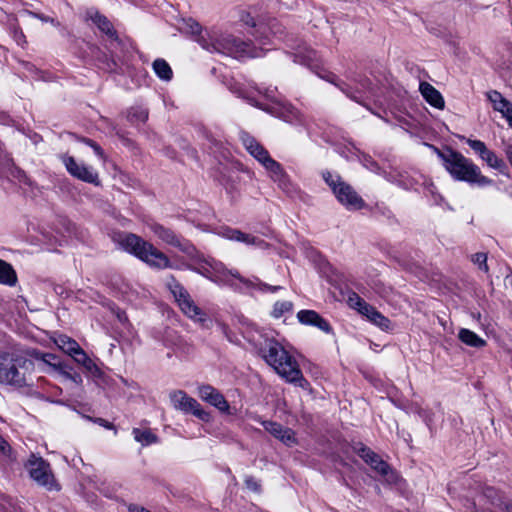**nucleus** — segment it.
<instances>
[{"instance_id":"obj_28","label":"nucleus","mask_w":512,"mask_h":512,"mask_svg":"<svg viewBox=\"0 0 512 512\" xmlns=\"http://www.w3.org/2000/svg\"><path fill=\"white\" fill-rule=\"evenodd\" d=\"M55 343L61 350L71 355L72 357L77 355L78 351L82 349L74 339L66 335H59L55 339Z\"/></svg>"},{"instance_id":"obj_18","label":"nucleus","mask_w":512,"mask_h":512,"mask_svg":"<svg viewBox=\"0 0 512 512\" xmlns=\"http://www.w3.org/2000/svg\"><path fill=\"white\" fill-rule=\"evenodd\" d=\"M297 319L302 325L317 327L326 334L333 332L330 323L315 310H300Z\"/></svg>"},{"instance_id":"obj_3","label":"nucleus","mask_w":512,"mask_h":512,"mask_svg":"<svg viewBox=\"0 0 512 512\" xmlns=\"http://www.w3.org/2000/svg\"><path fill=\"white\" fill-rule=\"evenodd\" d=\"M264 359L287 382L300 387L307 383L297 361L278 342L269 344Z\"/></svg>"},{"instance_id":"obj_9","label":"nucleus","mask_w":512,"mask_h":512,"mask_svg":"<svg viewBox=\"0 0 512 512\" xmlns=\"http://www.w3.org/2000/svg\"><path fill=\"white\" fill-rule=\"evenodd\" d=\"M168 287L178 306L186 316L200 323H204L207 320L206 313L195 304L187 290L180 283L172 279L168 283Z\"/></svg>"},{"instance_id":"obj_22","label":"nucleus","mask_w":512,"mask_h":512,"mask_svg":"<svg viewBox=\"0 0 512 512\" xmlns=\"http://www.w3.org/2000/svg\"><path fill=\"white\" fill-rule=\"evenodd\" d=\"M89 17L93 21V23L98 27V29L102 33H104L108 38L113 40L118 39L117 31L114 29L113 24L106 16L100 14L98 11H90Z\"/></svg>"},{"instance_id":"obj_61","label":"nucleus","mask_w":512,"mask_h":512,"mask_svg":"<svg viewBox=\"0 0 512 512\" xmlns=\"http://www.w3.org/2000/svg\"><path fill=\"white\" fill-rule=\"evenodd\" d=\"M249 103H250L251 105H253V106L258 107V103H257L255 100H253V99H249Z\"/></svg>"},{"instance_id":"obj_57","label":"nucleus","mask_w":512,"mask_h":512,"mask_svg":"<svg viewBox=\"0 0 512 512\" xmlns=\"http://www.w3.org/2000/svg\"><path fill=\"white\" fill-rule=\"evenodd\" d=\"M366 161H367V164H366L367 168H369L370 170L375 171V172L378 171L379 167L375 161H373L372 159H367Z\"/></svg>"},{"instance_id":"obj_44","label":"nucleus","mask_w":512,"mask_h":512,"mask_svg":"<svg viewBox=\"0 0 512 512\" xmlns=\"http://www.w3.org/2000/svg\"><path fill=\"white\" fill-rule=\"evenodd\" d=\"M42 235H43L44 240L47 241L48 243L55 242V243H59L61 245L62 242L66 241V239H65L66 236L61 231H57L56 235H54L53 233L48 232V231H43Z\"/></svg>"},{"instance_id":"obj_46","label":"nucleus","mask_w":512,"mask_h":512,"mask_svg":"<svg viewBox=\"0 0 512 512\" xmlns=\"http://www.w3.org/2000/svg\"><path fill=\"white\" fill-rule=\"evenodd\" d=\"M59 373L65 378L72 382H74L77 385H80L82 383V377L79 373H71L70 371L66 370V366L64 365L62 367V370L59 371Z\"/></svg>"},{"instance_id":"obj_2","label":"nucleus","mask_w":512,"mask_h":512,"mask_svg":"<svg viewBox=\"0 0 512 512\" xmlns=\"http://www.w3.org/2000/svg\"><path fill=\"white\" fill-rule=\"evenodd\" d=\"M437 156L449 174L457 181L485 186L492 181L482 175L480 168L460 152L446 147L444 150L435 148Z\"/></svg>"},{"instance_id":"obj_47","label":"nucleus","mask_w":512,"mask_h":512,"mask_svg":"<svg viewBox=\"0 0 512 512\" xmlns=\"http://www.w3.org/2000/svg\"><path fill=\"white\" fill-rule=\"evenodd\" d=\"M198 272L206 277L207 279L211 280L212 282H215L218 281V279L215 278V276H213V271L211 269V266H210V262H206L205 265H202L199 269H198Z\"/></svg>"},{"instance_id":"obj_19","label":"nucleus","mask_w":512,"mask_h":512,"mask_svg":"<svg viewBox=\"0 0 512 512\" xmlns=\"http://www.w3.org/2000/svg\"><path fill=\"white\" fill-rule=\"evenodd\" d=\"M209 262L213 276L218 279V281H216L217 284H229L230 277H233L246 285H253L251 282L244 279L237 270H228L223 263L215 260Z\"/></svg>"},{"instance_id":"obj_56","label":"nucleus","mask_w":512,"mask_h":512,"mask_svg":"<svg viewBox=\"0 0 512 512\" xmlns=\"http://www.w3.org/2000/svg\"><path fill=\"white\" fill-rule=\"evenodd\" d=\"M128 511L129 512H149L147 509H145L144 507L142 506H138V505H134V504H131L129 507H128Z\"/></svg>"},{"instance_id":"obj_27","label":"nucleus","mask_w":512,"mask_h":512,"mask_svg":"<svg viewBox=\"0 0 512 512\" xmlns=\"http://www.w3.org/2000/svg\"><path fill=\"white\" fill-rule=\"evenodd\" d=\"M459 339L466 345L481 348L486 345V341L478 336L475 332L462 328L458 334Z\"/></svg>"},{"instance_id":"obj_59","label":"nucleus","mask_w":512,"mask_h":512,"mask_svg":"<svg viewBox=\"0 0 512 512\" xmlns=\"http://www.w3.org/2000/svg\"><path fill=\"white\" fill-rule=\"evenodd\" d=\"M242 20L245 22L246 25H249L252 27L257 26L254 19L249 14H247L246 17H242Z\"/></svg>"},{"instance_id":"obj_4","label":"nucleus","mask_w":512,"mask_h":512,"mask_svg":"<svg viewBox=\"0 0 512 512\" xmlns=\"http://www.w3.org/2000/svg\"><path fill=\"white\" fill-rule=\"evenodd\" d=\"M120 246L128 253L155 268H167L170 265L168 257L151 243L132 233L118 235Z\"/></svg>"},{"instance_id":"obj_55","label":"nucleus","mask_w":512,"mask_h":512,"mask_svg":"<svg viewBox=\"0 0 512 512\" xmlns=\"http://www.w3.org/2000/svg\"><path fill=\"white\" fill-rule=\"evenodd\" d=\"M503 117L506 118L509 125L512 127V105L502 113Z\"/></svg>"},{"instance_id":"obj_11","label":"nucleus","mask_w":512,"mask_h":512,"mask_svg":"<svg viewBox=\"0 0 512 512\" xmlns=\"http://www.w3.org/2000/svg\"><path fill=\"white\" fill-rule=\"evenodd\" d=\"M467 145L476 153L478 156L486 162V164L498 171L500 174L508 175L509 168L506 162L498 157L492 150H489L486 144L481 140L464 138Z\"/></svg>"},{"instance_id":"obj_41","label":"nucleus","mask_w":512,"mask_h":512,"mask_svg":"<svg viewBox=\"0 0 512 512\" xmlns=\"http://www.w3.org/2000/svg\"><path fill=\"white\" fill-rule=\"evenodd\" d=\"M348 303L352 308L356 309L361 315L364 314V306H371L356 293H353L351 296H349Z\"/></svg>"},{"instance_id":"obj_34","label":"nucleus","mask_w":512,"mask_h":512,"mask_svg":"<svg viewBox=\"0 0 512 512\" xmlns=\"http://www.w3.org/2000/svg\"><path fill=\"white\" fill-rule=\"evenodd\" d=\"M483 495L492 506L498 509L506 499V496L501 491L491 486L485 487Z\"/></svg>"},{"instance_id":"obj_16","label":"nucleus","mask_w":512,"mask_h":512,"mask_svg":"<svg viewBox=\"0 0 512 512\" xmlns=\"http://www.w3.org/2000/svg\"><path fill=\"white\" fill-rule=\"evenodd\" d=\"M259 422L268 433L287 447H293L298 444L295 432L291 428L284 427L282 424L275 421L259 420Z\"/></svg>"},{"instance_id":"obj_31","label":"nucleus","mask_w":512,"mask_h":512,"mask_svg":"<svg viewBox=\"0 0 512 512\" xmlns=\"http://www.w3.org/2000/svg\"><path fill=\"white\" fill-rule=\"evenodd\" d=\"M487 97L493 104V108L501 114L512 105L510 101L504 98L502 94L496 90L489 91L487 93Z\"/></svg>"},{"instance_id":"obj_17","label":"nucleus","mask_w":512,"mask_h":512,"mask_svg":"<svg viewBox=\"0 0 512 512\" xmlns=\"http://www.w3.org/2000/svg\"><path fill=\"white\" fill-rule=\"evenodd\" d=\"M217 234L227 240H230V241L241 242L246 245H253V246H257L259 248H267L268 247V244L264 240L257 238L251 234L244 233L238 229L228 227V226L221 227L218 230Z\"/></svg>"},{"instance_id":"obj_33","label":"nucleus","mask_w":512,"mask_h":512,"mask_svg":"<svg viewBox=\"0 0 512 512\" xmlns=\"http://www.w3.org/2000/svg\"><path fill=\"white\" fill-rule=\"evenodd\" d=\"M334 79L335 76L333 75L331 79H328V81L336 85L348 98L355 101L356 103L364 105L362 96L358 95L360 93L359 90H354L350 85L344 83L343 81L335 82Z\"/></svg>"},{"instance_id":"obj_29","label":"nucleus","mask_w":512,"mask_h":512,"mask_svg":"<svg viewBox=\"0 0 512 512\" xmlns=\"http://www.w3.org/2000/svg\"><path fill=\"white\" fill-rule=\"evenodd\" d=\"M17 282V275L13 267L0 259V283L14 286Z\"/></svg>"},{"instance_id":"obj_50","label":"nucleus","mask_w":512,"mask_h":512,"mask_svg":"<svg viewBox=\"0 0 512 512\" xmlns=\"http://www.w3.org/2000/svg\"><path fill=\"white\" fill-rule=\"evenodd\" d=\"M62 225L65 228V231L67 232L68 236H71L72 234H75L76 227L73 223H71L68 220L63 219Z\"/></svg>"},{"instance_id":"obj_42","label":"nucleus","mask_w":512,"mask_h":512,"mask_svg":"<svg viewBox=\"0 0 512 512\" xmlns=\"http://www.w3.org/2000/svg\"><path fill=\"white\" fill-rule=\"evenodd\" d=\"M0 459L4 462H10L13 460L11 446L1 435H0Z\"/></svg>"},{"instance_id":"obj_39","label":"nucleus","mask_w":512,"mask_h":512,"mask_svg":"<svg viewBox=\"0 0 512 512\" xmlns=\"http://www.w3.org/2000/svg\"><path fill=\"white\" fill-rule=\"evenodd\" d=\"M295 57V61H299L301 64L307 66H312L313 62L317 59V54L313 49L307 48L304 52L297 53Z\"/></svg>"},{"instance_id":"obj_53","label":"nucleus","mask_w":512,"mask_h":512,"mask_svg":"<svg viewBox=\"0 0 512 512\" xmlns=\"http://www.w3.org/2000/svg\"><path fill=\"white\" fill-rule=\"evenodd\" d=\"M94 422L99 424L100 426L105 427L106 429H112L113 428V424L110 423L109 421L103 419V418H96L94 420Z\"/></svg>"},{"instance_id":"obj_8","label":"nucleus","mask_w":512,"mask_h":512,"mask_svg":"<svg viewBox=\"0 0 512 512\" xmlns=\"http://www.w3.org/2000/svg\"><path fill=\"white\" fill-rule=\"evenodd\" d=\"M354 451L371 469L378 473L387 484H397L400 481L401 478L397 471L369 447L360 443L354 447Z\"/></svg>"},{"instance_id":"obj_37","label":"nucleus","mask_w":512,"mask_h":512,"mask_svg":"<svg viewBox=\"0 0 512 512\" xmlns=\"http://www.w3.org/2000/svg\"><path fill=\"white\" fill-rule=\"evenodd\" d=\"M293 303L288 300L277 301L273 306L272 316L274 318H281L284 314L291 312Z\"/></svg>"},{"instance_id":"obj_52","label":"nucleus","mask_w":512,"mask_h":512,"mask_svg":"<svg viewBox=\"0 0 512 512\" xmlns=\"http://www.w3.org/2000/svg\"><path fill=\"white\" fill-rule=\"evenodd\" d=\"M115 314H116V316H117L118 320H119L121 323H125V322H127V321H128V317H127V315H126L125 311H123V310H121V309L117 308V310L115 311Z\"/></svg>"},{"instance_id":"obj_7","label":"nucleus","mask_w":512,"mask_h":512,"mask_svg":"<svg viewBox=\"0 0 512 512\" xmlns=\"http://www.w3.org/2000/svg\"><path fill=\"white\" fill-rule=\"evenodd\" d=\"M30 478L47 491H60L61 486L56 480L48 461L34 453L24 463Z\"/></svg>"},{"instance_id":"obj_45","label":"nucleus","mask_w":512,"mask_h":512,"mask_svg":"<svg viewBox=\"0 0 512 512\" xmlns=\"http://www.w3.org/2000/svg\"><path fill=\"white\" fill-rule=\"evenodd\" d=\"M255 286L258 290L269 293H276L283 288L282 286L279 285H269L267 283L260 281L259 279H256Z\"/></svg>"},{"instance_id":"obj_35","label":"nucleus","mask_w":512,"mask_h":512,"mask_svg":"<svg viewBox=\"0 0 512 512\" xmlns=\"http://www.w3.org/2000/svg\"><path fill=\"white\" fill-rule=\"evenodd\" d=\"M279 117H281L284 121H286L288 123H302L303 122L300 112L291 105H284L281 108Z\"/></svg>"},{"instance_id":"obj_20","label":"nucleus","mask_w":512,"mask_h":512,"mask_svg":"<svg viewBox=\"0 0 512 512\" xmlns=\"http://www.w3.org/2000/svg\"><path fill=\"white\" fill-rule=\"evenodd\" d=\"M28 355L32 360L39 362V365L48 366L57 372L62 370L64 366L60 358L52 353H44L37 349H31L28 351Z\"/></svg>"},{"instance_id":"obj_51","label":"nucleus","mask_w":512,"mask_h":512,"mask_svg":"<svg viewBox=\"0 0 512 512\" xmlns=\"http://www.w3.org/2000/svg\"><path fill=\"white\" fill-rule=\"evenodd\" d=\"M499 509L504 512H512V500L510 498L506 497V499L501 504Z\"/></svg>"},{"instance_id":"obj_1","label":"nucleus","mask_w":512,"mask_h":512,"mask_svg":"<svg viewBox=\"0 0 512 512\" xmlns=\"http://www.w3.org/2000/svg\"><path fill=\"white\" fill-rule=\"evenodd\" d=\"M192 33L197 34V43L211 53H220L234 58L259 57L260 54L250 41L228 33L218 31L202 30L198 23L191 26Z\"/></svg>"},{"instance_id":"obj_5","label":"nucleus","mask_w":512,"mask_h":512,"mask_svg":"<svg viewBox=\"0 0 512 512\" xmlns=\"http://www.w3.org/2000/svg\"><path fill=\"white\" fill-rule=\"evenodd\" d=\"M240 140L245 147V149L249 152V154L254 157L269 173L270 177L279 183L280 189H286L288 177L284 172L282 165L274 160L269 152L264 148L262 144H260L252 135H250L246 131H240L239 133Z\"/></svg>"},{"instance_id":"obj_10","label":"nucleus","mask_w":512,"mask_h":512,"mask_svg":"<svg viewBox=\"0 0 512 512\" xmlns=\"http://www.w3.org/2000/svg\"><path fill=\"white\" fill-rule=\"evenodd\" d=\"M169 397L174 409L185 414L191 413L202 421H209L210 414L202 408L196 399L190 397L185 391H173Z\"/></svg>"},{"instance_id":"obj_58","label":"nucleus","mask_w":512,"mask_h":512,"mask_svg":"<svg viewBox=\"0 0 512 512\" xmlns=\"http://www.w3.org/2000/svg\"><path fill=\"white\" fill-rule=\"evenodd\" d=\"M433 203L436 205H442L444 199L441 194H431Z\"/></svg>"},{"instance_id":"obj_36","label":"nucleus","mask_w":512,"mask_h":512,"mask_svg":"<svg viewBox=\"0 0 512 512\" xmlns=\"http://www.w3.org/2000/svg\"><path fill=\"white\" fill-rule=\"evenodd\" d=\"M73 358L75 359L76 362L81 364L83 367H85L86 370H88L92 374H96L99 372L97 365L91 358H89V356L82 349L78 351L77 355H75Z\"/></svg>"},{"instance_id":"obj_6","label":"nucleus","mask_w":512,"mask_h":512,"mask_svg":"<svg viewBox=\"0 0 512 512\" xmlns=\"http://www.w3.org/2000/svg\"><path fill=\"white\" fill-rule=\"evenodd\" d=\"M30 366L31 360L12 358L8 353L0 351V384L17 388L27 386V377L22 369H28Z\"/></svg>"},{"instance_id":"obj_43","label":"nucleus","mask_w":512,"mask_h":512,"mask_svg":"<svg viewBox=\"0 0 512 512\" xmlns=\"http://www.w3.org/2000/svg\"><path fill=\"white\" fill-rule=\"evenodd\" d=\"M472 262L478 266V268L487 273L489 267L487 265V255L485 253H476L472 256Z\"/></svg>"},{"instance_id":"obj_15","label":"nucleus","mask_w":512,"mask_h":512,"mask_svg":"<svg viewBox=\"0 0 512 512\" xmlns=\"http://www.w3.org/2000/svg\"><path fill=\"white\" fill-rule=\"evenodd\" d=\"M198 396L209 405L217 408L219 411L229 413V403L224 395L212 385L202 384L198 386Z\"/></svg>"},{"instance_id":"obj_60","label":"nucleus","mask_w":512,"mask_h":512,"mask_svg":"<svg viewBox=\"0 0 512 512\" xmlns=\"http://www.w3.org/2000/svg\"><path fill=\"white\" fill-rule=\"evenodd\" d=\"M15 37H16V40H17V42H18L19 44H20V41H23V43H25V42H26V41H25V36H24V34H23L22 32L17 33V34L15 35Z\"/></svg>"},{"instance_id":"obj_49","label":"nucleus","mask_w":512,"mask_h":512,"mask_svg":"<svg viewBox=\"0 0 512 512\" xmlns=\"http://www.w3.org/2000/svg\"><path fill=\"white\" fill-rule=\"evenodd\" d=\"M32 15L34 17H36L37 19L41 20L42 22H49V23H51L54 26H59L60 25V23L56 19H54L52 17H49V16H46L44 14L32 13Z\"/></svg>"},{"instance_id":"obj_40","label":"nucleus","mask_w":512,"mask_h":512,"mask_svg":"<svg viewBox=\"0 0 512 512\" xmlns=\"http://www.w3.org/2000/svg\"><path fill=\"white\" fill-rule=\"evenodd\" d=\"M79 141L83 142L84 144L88 145L89 147H91L95 153V155L103 162L106 161L107 159V156L106 154L104 153V150L101 148V146L95 142L94 140L92 139H89V138H85V137H81L79 138Z\"/></svg>"},{"instance_id":"obj_23","label":"nucleus","mask_w":512,"mask_h":512,"mask_svg":"<svg viewBox=\"0 0 512 512\" xmlns=\"http://www.w3.org/2000/svg\"><path fill=\"white\" fill-rule=\"evenodd\" d=\"M363 316H365L368 321H370L372 324L379 327L383 331H387L390 329L391 321L372 305L364 306Z\"/></svg>"},{"instance_id":"obj_26","label":"nucleus","mask_w":512,"mask_h":512,"mask_svg":"<svg viewBox=\"0 0 512 512\" xmlns=\"http://www.w3.org/2000/svg\"><path fill=\"white\" fill-rule=\"evenodd\" d=\"M132 435L134 440L142 446H149L158 442V436L150 429L133 428Z\"/></svg>"},{"instance_id":"obj_21","label":"nucleus","mask_w":512,"mask_h":512,"mask_svg":"<svg viewBox=\"0 0 512 512\" xmlns=\"http://www.w3.org/2000/svg\"><path fill=\"white\" fill-rule=\"evenodd\" d=\"M419 90L423 98L433 107L443 109L445 101L441 93L428 82H421Z\"/></svg>"},{"instance_id":"obj_13","label":"nucleus","mask_w":512,"mask_h":512,"mask_svg":"<svg viewBox=\"0 0 512 512\" xmlns=\"http://www.w3.org/2000/svg\"><path fill=\"white\" fill-rule=\"evenodd\" d=\"M338 202L349 211L367 209L370 212L390 217V210L384 205L375 204L374 207L367 204L359 194H335Z\"/></svg>"},{"instance_id":"obj_14","label":"nucleus","mask_w":512,"mask_h":512,"mask_svg":"<svg viewBox=\"0 0 512 512\" xmlns=\"http://www.w3.org/2000/svg\"><path fill=\"white\" fill-rule=\"evenodd\" d=\"M149 228L163 242L178 248L182 252L190 253L194 249L193 245L188 240L183 239L175 234L174 231L159 223H151L149 224Z\"/></svg>"},{"instance_id":"obj_38","label":"nucleus","mask_w":512,"mask_h":512,"mask_svg":"<svg viewBox=\"0 0 512 512\" xmlns=\"http://www.w3.org/2000/svg\"><path fill=\"white\" fill-rule=\"evenodd\" d=\"M127 117L132 123L145 122L148 119V111L142 107H133L129 110Z\"/></svg>"},{"instance_id":"obj_30","label":"nucleus","mask_w":512,"mask_h":512,"mask_svg":"<svg viewBox=\"0 0 512 512\" xmlns=\"http://www.w3.org/2000/svg\"><path fill=\"white\" fill-rule=\"evenodd\" d=\"M155 74L163 81H170L173 76V71L164 59H156L152 64Z\"/></svg>"},{"instance_id":"obj_32","label":"nucleus","mask_w":512,"mask_h":512,"mask_svg":"<svg viewBox=\"0 0 512 512\" xmlns=\"http://www.w3.org/2000/svg\"><path fill=\"white\" fill-rule=\"evenodd\" d=\"M334 79L335 76L333 75L331 79H328V81L336 85L348 98L355 101L356 103L364 105L362 96L358 95L360 93L359 90H354L350 85L344 83L343 81L335 82Z\"/></svg>"},{"instance_id":"obj_12","label":"nucleus","mask_w":512,"mask_h":512,"mask_svg":"<svg viewBox=\"0 0 512 512\" xmlns=\"http://www.w3.org/2000/svg\"><path fill=\"white\" fill-rule=\"evenodd\" d=\"M61 160L71 176L83 182L98 185L99 176L97 171L92 167L86 166L83 163H78L73 156L69 155H62Z\"/></svg>"},{"instance_id":"obj_48","label":"nucleus","mask_w":512,"mask_h":512,"mask_svg":"<svg viewBox=\"0 0 512 512\" xmlns=\"http://www.w3.org/2000/svg\"><path fill=\"white\" fill-rule=\"evenodd\" d=\"M245 486L247 489L254 491V492H260V490H261V485L252 476H248L245 478Z\"/></svg>"},{"instance_id":"obj_54","label":"nucleus","mask_w":512,"mask_h":512,"mask_svg":"<svg viewBox=\"0 0 512 512\" xmlns=\"http://www.w3.org/2000/svg\"><path fill=\"white\" fill-rule=\"evenodd\" d=\"M505 156L512 167V145H507L504 148Z\"/></svg>"},{"instance_id":"obj_25","label":"nucleus","mask_w":512,"mask_h":512,"mask_svg":"<svg viewBox=\"0 0 512 512\" xmlns=\"http://www.w3.org/2000/svg\"><path fill=\"white\" fill-rule=\"evenodd\" d=\"M266 28L269 29L270 34L281 38V35L283 34L282 25L276 19H272L267 25H259L256 30L255 37L260 41L261 44L265 45L266 42L264 39H268V36L265 34Z\"/></svg>"},{"instance_id":"obj_24","label":"nucleus","mask_w":512,"mask_h":512,"mask_svg":"<svg viewBox=\"0 0 512 512\" xmlns=\"http://www.w3.org/2000/svg\"><path fill=\"white\" fill-rule=\"evenodd\" d=\"M322 178L332 192H351V186L337 173L324 171L322 172Z\"/></svg>"}]
</instances>
